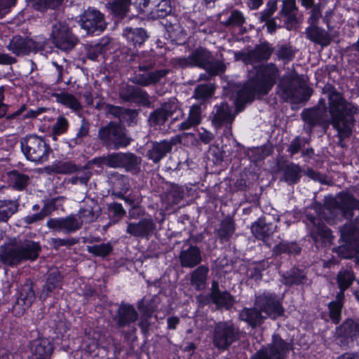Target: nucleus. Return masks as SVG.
Here are the masks:
<instances>
[{
  "label": "nucleus",
  "instance_id": "56",
  "mask_svg": "<svg viewBox=\"0 0 359 359\" xmlns=\"http://www.w3.org/2000/svg\"><path fill=\"white\" fill-rule=\"evenodd\" d=\"M91 176L90 172L87 170H82L79 171L75 176L70 178L69 182L72 184H80L86 185Z\"/></svg>",
  "mask_w": 359,
  "mask_h": 359
},
{
  "label": "nucleus",
  "instance_id": "49",
  "mask_svg": "<svg viewBox=\"0 0 359 359\" xmlns=\"http://www.w3.org/2000/svg\"><path fill=\"white\" fill-rule=\"evenodd\" d=\"M108 211L109 216L114 222L119 221L126 214L122 205L118 203L109 204Z\"/></svg>",
  "mask_w": 359,
  "mask_h": 359
},
{
  "label": "nucleus",
  "instance_id": "5",
  "mask_svg": "<svg viewBox=\"0 0 359 359\" xmlns=\"http://www.w3.org/2000/svg\"><path fill=\"white\" fill-rule=\"evenodd\" d=\"M40 250V245L36 242L25 241L18 243L15 241L1 251L0 257L4 263L13 265L25 259H36Z\"/></svg>",
  "mask_w": 359,
  "mask_h": 359
},
{
  "label": "nucleus",
  "instance_id": "53",
  "mask_svg": "<svg viewBox=\"0 0 359 359\" xmlns=\"http://www.w3.org/2000/svg\"><path fill=\"white\" fill-rule=\"evenodd\" d=\"M124 153H113L104 158L105 163L112 168H122Z\"/></svg>",
  "mask_w": 359,
  "mask_h": 359
},
{
  "label": "nucleus",
  "instance_id": "23",
  "mask_svg": "<svg viewBox=\"0 0 359 359\" xmlns=\"http://www.w3.org/2000/svg\"><path fill=\"white\" fill-rule=\"evenodd\" d=\"M35 299V293L32 285L29 283H25L20 289L19 295L17 298L16 304L14 307L15 310L20 309L21 311L18 313H23L26 309L31 306Z\"/></svg>",
  "mask_w": 359,
  "mask_h": 359
},
{
  "label": "nucleus",
  "instance_id": "54",
  "mask_svg": "<svg viewBox=\"0 0 359 359\" xmlns=\"http://www.w3.org/2000/svg\"><path fill=\"white\" fill-rule=\"evenodd\" d=\"M183 197V192L178 187H172L166 196L168 205L178 204Z\"/></svg>",
  "mask_w": 359,
  "mask_h": 359
},
{
  "label": "nucleus",
  "instance_id": "51",
  "mask_svg": "<svg viewBox=\"0 0 359 359\" xmlns=\"http://www.w3.org/2000/svg\"><path fill=\"white\" fill-rule=\"evenodd\" d=\"M33 7L39 11H43L46 8H54L62 3L63 0H29Z\"/></svg>",
  "mask_w": 359,
  "mask_h": 359
},
{
  "label": "nucleus",
  "instance_id": "3",
  "mask_svg": "<svg viewBox=\"0 0 359 359\" xmlns=\"http://www.w3.org/2000/svg\"><path fill=\"white\" fill-rule=\"evenodd\" d=\"M283 313L284 309L278 296L266 292L256 297L255 308L243 309L240 313V318L250 326L255 327L262 323L266 318L275 319Z\"/></svg>",
  "mask_w": 359,
  "mask_h": 359
},
{
  "label": "nucleus",
  "instance_id": "32",
  "mask_svg": "<svg viewBox=\"0 0 359 359\" xmlns=\"http://www.w3.org/2000/svg\"><path fill=\"white\" fill-rule=\"evenodd\" d=\"M172 146L171 142L165 140L161 142H154L152 147L148 150L147 156L154 163H157L171 150Z\"/></svg>",
  "mask_w": 359,
  "mask_h": 359
},
{
  "label": "nucleus",
  "instance_id": "58",
  "mask_svg": "<svg viewBox=\"0 0 359 359\" xmlns=\"http://www.w3.org/2000/svg\"><path fill=\"white\" fill-rule=\"evenodd\" d=\"M168 118V116L160 107L150 115L149 121L154 124L161 125L167 121Z\"/></svg>",
  "mask_w": 359,
  "mask_h": 359
},
{
  "label": "nucleus",
  "instance_id": "55",
  "mask_svg": "<svg viewBox=\"0 0 359 359\" xmlns=\"http://www.w3.org/2000/svg\"><path fill=\"white\" fill-rule=\"evenodd\" d=\"M68 126L67 118L64 116H59L53 126L52 132L54 135H60L67 130Z\"/></svg>",
  "mask_w": 359,
  "mask_h": 359
},
{
  "label": "nucleus",
  "instance_id": "50",
  "mask_svg": "<svg viewBox=\"0 0 359 359\" xmlns=\"http://www.w3.org/2000/svg\"><path fill=\"white\" fill-rule=\"evenodd\" d=\"M213 93V87L211 84H201L195 89L194 96L198 100H205Z\"/></svg>",
  "mask_w": 359,
  "mask_h": 359
},
{
  "label": "nucleus",
  "instance_id": "31",
  "mask_svg": "<svg viewBox=\"0 0 359 359\" xmlns=\"http://www.w3.org/2000/svg\"><path fill=\"white\" fill-rule=\"evenodd\" d=\"M306 34L311 41L323 46H328L331 42V36L325 29L311 25L306 29Z\"/></svg>",
  "mask_w": 359,
  "mask_h": 359
},
{
  "label": "nucleus",
  "instance_id": "40",
  "mask_svg": "<svg viewBox=\"0 0 359 359\" xmlns=\"http://www.w3.org/2000/svg\"><path fill=\"white\" fill-rule=\"evenodd\" d=\"M340 334L346 337H359V323L352 320H346L340 327Z\"/></svg>",
  "mask_w": 359,
  "mask_h": 359
},
{
  "label": "nucleus",
  "instance_id": "6",
  "mask_svg": "<svg viewBox=\"0 0 359 359\" xmlns=\"http://www.w3.org/2000/svg\"><path fill=\"white\" fill-rule=\"evenodd\" d=\"M177 64L182 67L197 66L205 69L210 75L222 73L225 65L220 61H213L207 50L200 48L194 50L190 55L177 59Z\"/></svg>",
  "mask_w": 359,
  "mask_h": 359
},
{
  "label": "nucleus",
  "instance_id": "12",
  "mask_svg": "<svg viewBox=\"0 0 359 359\" xmlns=\"http://www.w3.org/2000/svg\"><path fill=\"white\" fill-rule=\"evenodd\" d=\"M51 38L55 46L65 51L72 49L77 43L65 22H57L53 25Z\"/></svg>",
  "mask_w": 359,
  "mask_h": 359
},
{
  "label": "nucleus",
  "instance_id": "28",
  "mask_svg": "<svg viewBox=\"0 0 359 359\" xmlns=\"http://www.w3.org/2000/svg\"><path fill=\"white\" fill-rule=\"evenodd\" d=\"M202 121L201 108L198 104L192 105L189 111L187 118L177 125L178 130H187L196 127Z\"/></svg>",
  "mask_w": 359,
  "mask_h": 359
},
{
  "label": "nucleus",
  "instance_id": "1",
  "mask_svg": "<svg viewBox=\"0 0 359 359\" xmlns=\"http://www.w3.org/2000/svg\"><path fill=\"white\" fill-rule=\"evenodd\" d=\"M358 207V200L348 192H341L327 203L325 207L316 205L309 208L306 213V224L316 245L318 247L326 246L330 244L332 241L331 231L323 223V218L329 222L339 214L345 216L348 211Z\"/></svg>",
  "mask_w": 359,
  "mask_h": 359
},
{
  "label": "nucleus",
  "instance_id": "62",
  "mask_svg": "<svg viewBox=\"0 0 359 359\" xmlns=\"http://www.w3.org/2000/svg\"><path fill=\"white\" fill-rule=\"evenodd\" d=\"M295 9L294 0H285L283 3L282 13L287 16L288 20H292L294 18L292 12Z\"/></svg>",
  "mask_w": 359,
  "mask_h": 359
},
{
  "label": "nucleus",
  "instance_id": "39",
  "mask_svg": "<svg viewBox=\"0 0 359 359\" xmlns=\"http://www.w3.org/2000/svg\"><path fill=\"white\" fill-rule=\"evenodd\" d=\"M251 229L255 236L261 240H264L273 232V226L271 224H266L262 221L255 222L252 225Z\"/></svg>",
  "mask_w": 359,
  "mask_h": 359
},
{
  "label": "nucleus",
  "instance_id": "26",
  "mask_svg": "<svg viewBox=\"0 0 359 359\" xmlns=\"http://www.w3.org/2000/svg\"><path fill=\"white\" fill-rule=\"evenodd\" d=\"M138 318V313L130 304H122L117 311L116 320L119 327H126L135 323Z\"/></svg>",
  "mask_w": 359,
  "mask_h": 359
},
{
  "label": "nucleus",
  "instance_id": "52",
  "mask_svg": "<svg viewBox=\"0 0 359 359\" xmlns=\"http://www.w3.org/2000/svg\"><path fill=\"white\" fill-rule=\"evenodd\" d=\"M161 108L165 112L168 117L177 112L180 116L182 115V112L179 108L177 100L175 98H170L167 102L163 104Z\"/></svg>",
  "mask_w": 359,
  "mask_h": 359
},
{
  "label": "nucleus",
  "instance_id": "21",
  "mask_svg": "<svg viewBox=\"0 0 359 359\" xmlns=\"http://www.w3.org/2000/svg\"><path fill=\"white\" fill-rule=\"evenodd\" d=\"M210 298L211 302L219 309H229L235 302L233 297L228 292L219 290V284L216 281L212 283Z\"/></svg>",
  "mask_w": 359,
  "mask_h": 359
},
{
  "label": "nucleus",
  "instance_id": "10",
  "mask_svg": "<svg viewBox=\"0 0 359 359\" xmlns=\"http://www.w3.org/2000/svg\"><path fill=\"white\" fill-rule=\"evenodd\" d=\"M99 137L107 144L113 146L114 149L125 147L130 142L124 128L114 123H110L107 126L102 128L99 131Z\"/></svg>",
  "mask_w": 359,
  "mask_h": 359
},
{
  "label": "nucleus",
  "instance_id": "15",
  "mask_svg": "<svg viewBox=\"0 0 359 359\" xmlns=\"http://www.w3.org/2000/svg\"><path fill=\"white\" fill-rule=\"evenodd\" d=\"M80 25L87 34H97L106 27L103 15L97 10L88 8L81 16Z\"/></svg>",
  "mask_w": 359,
  "mask_h": 359
},
{
  "label": "nucleus",
  "instance_id": "9",
  "mask_svg": "<svg viewBox=\"0 0 359 359\" xmlns=\"http://www.w3.org/2000/svg\"><path fill=\"white\" fill-rule=\"evenodd\" d=\"M341 236L346 245L338 249L343 258H351L359 253V226L352 223L346 224L341 230Z\"/></svg>",
  "mask_w": 359,
  "mask_h": 359
},
{
  "label": "nucleus",
  "instance_id": "38",
  "mask_svg": "<svg viewBox=\"0 0 359 359\" xmlns=\"http://www.w3.org/2000/svg\"><path fill=\"white\" fill-rule=\"evenodd\" d=\"M8 175L9 185L15 189L22 190L29 184V177L25 174L14 170L10 172Z\"/></svg>",
  "mask_w": 359,
  "mask_h": 359
},
{
  "label": "nucleus",
  "instance_id": "46",
  "mask_svg": "<svg viewBox=\"0 0 359 359\" xmlns=\"http://www.w3.org/2000/svg\"><path fill=\"white\" fill-rule=\"evenodd\" d=\"M140 163V158L135 155L130 153L124 154L122 168H124L127 171L136 172L139 169Z\"/></svg>",
  "mask_w": 359,
  "mask_h": 359
},
{
  "label": "nucleus",
  "instance_id": "11",
  "mask_svg": "<svg viewBox=\"0 0 359 359\" xmlns=\"http://www.w3.org/2000/svg\"><path fill=\"white\" fill-rule=\"evenodd\" d=\"M135 4L140 13H145L151 18H163L172 11L169 0H136Z\"/></svg>",
  "mask_w": 359,
  "mask_h": 359
},
{
  "label": "nucleus",
  "instance_id": "14",
  "mask_svg": "<svg viewBox=\"0 0 359 359\" xmlns=\"http://www.w3.org/2000/svg\"><path fill=\"white\" fill-rule=\"evenodd\" d=\"M289 350L290 344L274 334L271 344L257 351L251 359H284Z\"/></svg>",
  "mask_w": 359,
  "mask_h": 359
},
{
  "label": "nucleus",
  "instance_id": "64",
  "mask_svg": "<svg viewBox=\"0 0 359 359\" xmlns=\"http://www.w3.org/2000/svg\"><path fill=\"white\" fill-rule=\"evenodd\" d=\"M102 48V46L100 44H96L95 46L90 47L88 51V58L92 60H95L101 53Z\"/></svg>",
  "mask_w": 359,
  "mask_h": 359
},
{
  "label": "nucleus",
  "instance_id": "2",
  "mask_svg": "<svg viewBox=\"0 0 359 359\" xmlns=\"http://www.w3.org/2000/svg\"><path fill=\"white\" fill-rule=\"evenodd\" d=\"M279 76L278 69L272 63L261 67L256 77L250 79L237 93L234 104L238 111L242 110L245 103L252 102L256 95L267 94L274 86Z\"/></svg>",
  "mask_w": 359,
  "mask_h": 359
},
{
  "label": "nucleus",
  "instance_id": "18",
  "mask_svg": "<svg viewBox=\"0 0 359 359\" xmlns=\"http://www.w3.org/2000/svg\"><path fill=\"white\" fill-rule=\"evenodd\" d=\"M304 121L309 126L308 129L311 130V127L314 125H327L329 118L327 113L325 101L320 100L317 107L304 110L302 113Z\"/></svg>",
  "mask_w": 359,
  "mask_h": 359
},
{
  "label": "nucleus",
  "instance_id": "16",
  "mask_svg": "<svg viewBox=\"0 0 359 359\" xmlns=\"http://www.w3.org/2000/svg\"><path fill=\"white\" fill-rule=\"evenodd\" d=\"M272 50L268 43H263L255 47L254 50L235 53L236 60H241L245 64H255L262 60L269 58Z\"/></svg>",
  "mask_w": 359,
  "mask_h": 359
},
{
  "label": "nucleus",
  "instance_id": "17",
  "mask_svg": "<svg viewBox=\"0 0 359 359\" xmlns=\"http://www.w3.org/2000/svg\"><path fill=\"white\" fill-rule=\"evenodd\" d=\"M156 225L151 217L144 218L137 222H128L126 232L138 238L149 239L155 233Z\"/></svg>",
  "mask_w": 359,
  "mask_h": 359
},
{
  "label": "nucleus",
  "instance_id": "24",
  "mask_svg": "<svg viewBox=\"0 0 359 359\" xmlns=\"http://www.w3.org/2000/svg\"><path fill=\"white\" fill-rule=\"evenodd\" d=\"M181 266L186 268H193L201 262V252L196 246H190L181 251L180 256Z\"/></svg>",
  "mask_w": 359,
  "mask_h": 359
},
{
  "label": "nucleus",
  "instance_id": "35",
  "mask_svg": "<svg viewBox=\"0 0 359 359\" xmlns=\"http://www.w3.org/2000/svg\"><path fill=\"white\" fill-rule=\"evenodd\" d=\"M123 36L135 46L142 45L147 39L146 31L142 28L126 27L123 30Z\"/></svg>",
  "mask_w": 359,
  "mask_h": 359
},
{
  "label": "nucleus",
  "instance_id": "61",
  "mask_svg": "<svg viewBox=\"0 0 359 359\" xmlns=\"http://www.w3.org/2000/svg\"><path fill=\"white\" fill-rule=\"evenodd\" d=\"M304 279L305 275L303 272L299 269H292L289 274L286 283L289 284H301L304 283Z\"/></svg>",
  "mask_w": 359,
  "mask_h": 359
},
{
  "label": "nucleus",
  "instance_id": "48",
  "mask_svg": "<svg viewBox=\"0 0 359 359\" xmlns=\"http://www.w3.org/2000/svg\"><path fill=\"white\" fill-rule=\"evenodd\" d=\"M112 250V247L109 243H101L88 246V252L96 256L104 257L109 254Z\"/></svg>",
  "mask_w": 359,
  "mask_h": 359
},
{
  "label": "nucleus",
  "instance_id": "27",
  "mask_svg": "<svg viewBox=\"0 0 359 359\" xmlns=\"http://www.w3.org/2000/svg\"><path fill=\"white\" fill-rule=\"evenodd\" d=\"M168 72L169 71L166 69L152 72H147L145 71L142 74H136L134 77V82L144 86L152 85L159 81L163 77L165 76L168 74Z\"/></svg>",
  "mask_w": 359,
  "mask_h": 359
},
{
  "label": "nucleus",
  "instance_id": "33",
  "mask_svg": "<svg viewBox=\"0 0 359 359\" xmlns=\"http://www.w3.org/2000/svg\"><path fill=\"white\" fill-rule=\"evenodd\" d=\"M62 276L57 270L51 271L48 276L46 285L40 294V299H45L54 290L61 287Z\"/></svg>",
  "mask_w": 359,
  "mask_h": 359
},
{
  "label": "nucleus",
  "instance_id": "44",
  "mask_svg": "<svg viewBox=\"0 0 359 359\" xmlns=\"http://www.w3.org/2000/svg\"><path fill=\"white\" fill-rule=\"evenodd\" d=\"M354 275L350 270H341L337 276V283L340 288V292L344 293L353 283Z\"/></svg>",
  "mask_w": 359,
  "mask_h": 359
},
{
  "label": "nucleus",
  "instance_id": "20",
  "mask_svg": "<svg viewBox=\"0 0 359 359\" xmlns=\"http://www.w3.org/2000/svg\"><path fill=\"white\" fill-rule=\"evenodd\" d=\"M81 226L82 222H80L76 215H69L64 218H52L47 222V226L49 229L66 233H73L79 229Z\"/></svg>",
  "mask_w": 359,
  "mask_h": 359
},
{
  "label": "nucleus",
  "instance_id": "42",
  "mask_svg": "<svg viewBox=\"0 0 359 359\" xmlns=\"http://www.w3.org/2000/svg\"><path fill=\"white\" fill-rule=\"evenodd\" d=\"M133 0H114L111 4V9L112 12L117 16L123 17L128 10L130 2ZM133 4L137 8L133 0Z\"/></svg>",
  "mask_w": 359,
  "mask_h": 359
},
{
  "label": "nucleus",
  "instance_id": "37",
  "mask_svg": "<svg viewBox=\"0 0 359 359\" xmlns=\"http://www.w3.org/2000/svg\"><path fill=\"white\" fill-rule=\"evenodd\" d=\"M344 298V293L339 292L336 297V299L328 304L330 318L335 324L338 323L341 318Z\"/></svg>",
  "mask_w": 359,
  "mask_h": 359
},
{
  "label": "nucleus",
  "instance_id": "29",
  "mask_svg": "<svg viewBox=\"0 0 359 359\" xmlns=\"http://www.w3.org/2000/svg\"><path fill=\"white\" fill-rule=\"evenodd\" d=\"M232 107H230L225 102H222L221 104L215 106L213 111V122L218 126L224 123H231L234 119V115L232 114Z\"/></svg>",
  "mask_w": 359,
  "mask_h": 359
},
{
  "label": "nucleus",
  "instance_id": "43",
  "mask_svg": "<svg viewBox=\"0 0 359 359\" xmlns=\"http://www.w3.org/2000/svg\"><path fill=\"white\" fill-rule=\"evenodd\" d=\"M139 69L141 71H147L154 67L156 64V60L152 53L147 52L142 53L137 56Z\"/></svg>",
  "mask_w": 359,
  "mask_h": 359
},
{
  "label": "nucleus",
  "instance_id": "7",
  "mask_svg": "<svg viewBox=\"0 0 359 359\" xmlns=\"http://www.w3.org/2000/svg\"><path fill=\"white\" fill-rule=\"evenodd\" d=\"M20 148L25 158L36 163L48 161L52 150L43 137L36 135H27L20 140Z\"/></svg>",
  "mask_w": 359,
  "mask_h": 359
},
{
  "label": "nucleus",
  "instance_id": "30",
  "mask_svg": "<svg viewBox=\"0 0 359 359\" xmlns=\"http://www.w3.org/2000/svg\"><path fill=\"white\" fill-rule=\"evenodd\" d=\"M121 97L126 101H133L146 104L149 102V95L142 89L134 86H126L120 93Z\"/></svg>",
  "mask_w": 359,
  "mask_h": 359
},
{
  "label": "nucleus",
  "instance_id": "60",
  "mask_svg": "<svg viewBox=\"0 0 359 359\" xmlns=\"http://www.w3.org/2000/svg\"><path fill=\"white\" fill-rule=\"evenodd\" d=\"M8 93L4 86H0V118L6 116L8 110V104L6 103V96Z\"/></svg>",
  "mask_w": 359,
  "mask_h": 359
},
{
  "label": "nucleus",
  "instance_id": "25",
  "mask_svg": "<svg viewBox=\"0 0 359 359\" xmlns=\"http://www.w3.org/2000/svg\"><path fill=\"white\" fill-rule=\"evenodd\" d=\"M100 208L94 201L90 200L80 208L77 218L83 223H90L94 222L99 215Z\"/></svg>",
  "mask_w": 359,
  "mask_h": 359
},
{
  "label": "nucleus",
  "instance_id": "45",
  "mask_svg": "<svg viewBox=\"0 0 359 359\" xmlns=\"http://www.w3.org/2000/svg\"><path fill=\"white\" fill-rule=\"evenodd\" d=\"M233 222L230 219H226L221 223L220 228L217 230V236L222 240H228L234 233Z\"/></svg>",
  "mask_w": 359,
  "mask_h": 359
},
{
  "label": "nucleus",
  "instance_id": "57",
  "mask_svg": "<svg viewBox=\"0 0 359 359\" xmlns=\"http://www.w3.org/2000/svg\"><path fill=\"white\" fill-rule=\"evenodd\" d=\"M244 17L241 12L233 11L229 18L223 23L226 26H241L244 22Z\"/></svg>",
  "mask_w": 359,
  "mask_h": 359
},
{
  "label": "nucleus",
  "instance_id": "63",
  "mask_svg": "<svg viewBox=\"0 0 359 359\" xmlns=\"http://www.w3.org/2000/svg\"><path fill=\"white\" fill-rule=\"evenodd\" d=\"M278 55L285 60H290L294 56L293 51L290 47L282 46L278 50Z\"/></svg>",
  "mask_w": 359,
  "mask_h": 359
},
{
  "label": "nucleus",
  "instance_id": "8",
  "mask_svg": "<svg viewBox=\"0 0 359 359\" xmlns=\"http://www.w3.org/2000/svg\"><path fill=\"white\" fill-rule=\"evenodd\" d=\"M238 339V330L229 322H219L214 327L212 342L219 351H225Z\"/></svg>",
  "mask_w": 359,
  "mask_h": 359
},
{
  "label": "nucleus",
  "instance_id": "19",
  "mask_svg": "<svg viewBox=\"0 0 359 359\" xmlns=\"http://www.w3.org/2000/svg\"><path fill=\"white\" fill-rule=\"evenodd\" d=\"M280 93L285 101L299 102L306 100L311 95V89L300 85L298 88H294L290 83L285 85L284 79L279 85Z\"/></svg>",
  "mask_w": 359,
  "mask_h": 359
},
{
  "label": "nucleus",
  "instance_id": "4",
  "mask_svg": "<svg viewBox=\"0 0 359 359\" xmlns=\"http://www.w3.org/2000/svg\"><path fill=\"white\" fill-rule=\"evenodd\" d=\"M328 100L333 127L337 130L340 139L348 137L351 133L352 119L356 111L355 107L347 102L339 93L333 89L329 92Z\"/></svg>",
  "mask_w": 359,
  "mask_h": 359
},
{
  "label": "nucleus",
  "instance_id": "13",
  "mask_svg": "<svg viewBox=\"0 0 359 359\" xmlns=\"http://www.w3.org/2000/svg\"><path fill=\"white\" fill-rule=\"evenodd\" d=\"M46 43V40L41 37L34 40L27 37L15 36L10 41L8 48L17 55H27L32 51L43 49Z\"/></svg>",
  "mask_w": 359,
  "mask_h": 359
},
{
  "label": "nucleus",
  "instance_id": "22",
  "mask_svg": "<svg viewBox=\"0 0 359 359\" xmlns=\"http://www.w3.org/2000/svg\"><path fill=\"white\" fill-rule=\"evenodd\" d=\"M30 351L34 359H50L53 346L48 339L39 337L31 342Z\"/></svg>",
  "mask_w": 359,
  "mask_h": 359
},
{
  "label": "nucleus",
  "instance_id": "36",
  "mask_svg": "<svg viewBox=\"0 0 359 359\" xmlns=\"http://www.w3.org/2000/svg\"><path fill=\"white\" fill-rule=\"evenodd\" d=\"M57 102L76 111L81 109V104L78 99L72 94L68 93H60L53 94Z\"/></svg>",
  "mask_w": 359,
  "mask_h": 359
},
{
  "label": "nucleus",
  "instance_id": "47",
  "mask_svg": "<svg viewBox=\"0 0 359 359\" xmlns=\"http://www.w3.org/2000/svg\"><path fill=\"white\" fill-rule=\"evenodd\" d=\"M301 177V169L300 168L295 164L291 163L287 165L284 177L287 182L290 184L297 182Z\"/></svg>",
  "mask_w": 359,
  "mask_h": 359
},
{
  "label": "nucleus",
  "instance_id": "34",
  "mask_svg": "<svg viewBox=\"0 0 359 359\" xmlns=\"http://www.w3.org/2000/svg\"><path fill=\"white\" fill-rule=\"evenodd\" d=\"M208 271V268L203 265L199 266L192 271L190 281L196 290H201L205 288Z\"/></svg>",
  "mask_w": 359,
  "mask_h": 359
},
{
  "label": "nucleus",
  "instance_id": "41",
  "mask_svg": "<svg viewBox=\"0 0 359 359\" xmlns=\"http://www.w3.org/2000/svg\"><path fill=\"white\" fill-rule=\"evenodd\" d=\"M18 207L12 201H0V222L6 221L17 211Z\"/></svg>",
  "mask_w": 359,
  "mask_h": 359
},
{
  "label": "nucleus",
  "instance_id": "59",
  "mask_svg": "<svg viewBox=\"0 0 359 359\" xmlns=\"http://www.w3.org/2000/svg\"><path fill=\"white\" fill-rule=\"evenodd\" d=\"M48 215L49 212L48 211L47 207L46 205L39 212L27 215L24 218V221L28 224H33L43 219Z\"/></svg>",
  "mask_w": 359,
  "mask_h": 359
}]
</instances>
